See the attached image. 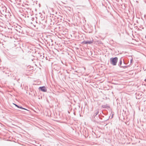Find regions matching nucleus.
I'll list each match as a JSON object with an SVG mask.
<instances>
[{
  "label": "nucleus",
  "mask_w": 146,
  "mask_h": 146,
  "mask_svg": "<svg viewBox=\"0 0 146 146\" xmlns=\"http://www.w3.org/2000/svg\"><path fill=\"white\" fill-rule=\"evenodd\" d=\"M118 58L115 57L113 58H111L110 59L111 63L113 65H115L117 62Z\"/></svg>",
  "instance_id": "f257e3e1"
},
{
  "label": "nucleus",
  "mask_w": 146,
  "mask_h": 146,
  "mask_svg": "<svg viewBox=\"0 0 146 146\" xmlns=\"http://www.w3.org/2000/svg\"><path fill=\"white\" fill-rule=\"evenodd\" d=\"M39 89H40L43 92H46L47 90L45 86L40 87L39 88Z\"/></svg>",
  "instance_id": "f03ea898"
},
{
  "label": "nucleus",
  "mask_w": 146,
  "mask_h": 146,
  "mask_svg": "<svg viewBox=\"0 0 146 146\" xmlns=\"http://www.w3.org/2000/svg\"><path fill=\"white\" fill-rule=\"evenodd\" d=\"M93 41H84L82 42V43L84 44H91L93 43Z\"/></svg>",
  "instance_id": "7ed1b4c3"
},
{
  "label": "nucleus",
  "mask_w": 146,
  "mask_h": 146,
  "mask_svg": "<svg viewBox=\"0 0 146 146\" xmlns=\"http://www.w3.org/2000/svg\"><path fill=\"white\" fill-rule=\"evenodd\" d=\"M19 108H21V109H25V110H27L26 109H25L24 108H23L22 107H19Z\"/></svg>",
  "instance_id": "20e7f679"
},
{
  "label": "nucleus",
  "mask_w": 146,
  "mask_h": 146,
  "mask_svg": "<svg viewBox=\"0 0 146 146\" xmlns=\"http://www.w3.org/2000/svg\"><path fill=\"white\" fill-rule=\"evenodd\" d=\"M14 105L17 107L18 108H19V107L17 106V105L15 104H14Z\"/></svg>",
  "instance_id": "39448f33"
},
{
  "label": "nucleus",
  "mask_w": 146,
  "mask_h": 146,
  "mask_svg": "<svg viewBox=\"0 0 146 146\" xmlns=\"http://www.w3.org/2000/svg\"><path fill=\"white\" fill-rule=\"evenodd\" d=\"M145 81L146 82V79H145Z\"/></svg>",
  "instance_id": "423d86ee"
}]
</instances>
